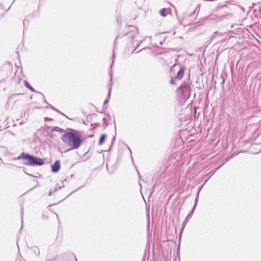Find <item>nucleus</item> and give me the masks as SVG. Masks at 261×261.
Instances as JSON below:
<instances>
[{"label":"nucleus","instance_id":"1","mask_svg":"<svg viewBox=\"0 0 261 261\" xmlns=\"http://www.w3.org/2000/svg\"><path fill=\"white\" fill-rule=\"evenodd\" d=\"M62 141L68 146L71 147L68 151L79 148L81 145L83 140L77 132H67L62 137Z\"/></svg>","mask_w":261,"mask_h":261},{"label":"nucleus","instance_id":"2","mask_svg":"<svg viewBox=\"0 0 261 261\" xmlns=\"http://www.w3.org/2000/svg\"><path fill=\"white\" fill-rule=\"evenodd\" d=\"M14 160H27V162L24 163V165L32 166H41L44 163L43 159L30 154H26L24 152L21 153L18 157L15 158Z\"/></svg>","mask_w":261,"mask_h":261},{"label":"nucleus","instance_id":"3","mask_svg":"<svg viewBox=\"0 0 261 261\" xmlns=\"http://www.w3.org/2000/svg\"><path fill=\"white\" fill-rule=\"evenodd\" d=\"M192 87L191 82L188 80L183 82L179 87L177 88V91L185 99H188L190 96Z\"/></svg>","mask_w":261,"mask_h":261},{"label":"nucleus","instance_id":"4","mask_svg":"<svg viewBox=\"0 0 261 261\" xmlns=\"http://www.w3.org/2000/svg\"><path fill=\"white\" fill-rule=\"evenodd\" d=\"M125 35L130 38L131 41H134L138 35V29L134 25L127 26L126 28Z\"/></svg>","mask_w":261,"mask_h":261},{"label":"nucleus","instance_id":"5","mask_svg":"<svg viewBox=\"0 0 261 261\" xmlns=\"http://www.w3.org/2000/svg\"><path fill=\"white\" fill-rule=\"evenodd\" d=\"M29 249L28 254L30 258H36L39 256L40 250L38 247L34 246Z\"/></svg>","mask_w":261,"mask_h":261},{"label":"nucleus","instance_id":"6","mask_svg":"<svg viewBox=\"0 0 261 261\" xmlns=\"http://www.w3.org/2000/svg\"><path fill=\"white\" fill-rule=\"evenodd\" d=\"M61 165L60 160L56 161L54 164L51 165V171L54 173L58 172L60 169Z\"/></svg>","mask_w":261,"mask_h":261},{"label":"nucleus","instance_id":"7","mask_svg":"<svg viewBox=\"0 0 261 261\" xmlns=\"http://www.w3.org/2000/svg\"><path fill=\"white\" fill-rule=\"evenodd\" d=\"M185 67H182L180 68L177 73V75L175 76V79L180 80L182 78L185 72Z\"/></svg>","mask_w":261,"mask_h":261},{"label":"nucleus","instance_id":"8","mask_svg":"<svg viewBox=\"0 0 261 261\" xmlns=\"http://www.w3.org/2000/svg\"><path fill=\"white\" fill-rule=\"evenodd\" d=\"M111 90H112V88L111 87H110L109 89V92H108V96L107 97V98L104 101V102H103V107L105 106L106 105H107L108 103V102H109V99H110V96H111Z\"/></svg>","mask_w":261,"mask_h":261},{"label":"nucleus","instance_id":"9","mask_svg":"<svg viewBox=\"0 0 261 261\" xmlns=\"http://www.w3.org/2000/svg\"><path fill=\"white\" fill-rule=\"evenodd\" d=\"M168 11V9L163 8L160 11V14L162 16L165 17L167 16Z\"/></svg>","mask_w":261,"mask_h":261},{"label":"nucleus","instance_id":"10","mask_svg":"<svg viewBox=\"0 0 261 261\" xmlns=\"http://www.w3.org/2000/svg\"><path fill=\"white\" fill-rule=\"evenodd\" d=\"M106 138V135L105 134L102 135L99 139V140L98 142V144L99 145H102L103 144V143L104 142Z\"/></svg>","mask_w":261,"mask_h":261},{"label":"nucleus","instance_id":"11","mask_svg":"<svg viewBox=\"0 0 261 261\" xmlns=\"http://www.w3.org/2000/svg\"><path fill=\"white\" fill-rule=\"evenodd\" d=\"M51 132H63L64 130L58 126H54L51 128Z\"/></svg>","mask_w":261,"mask_h":261},{"label":"nucleus","instance_id":"12","mask_svg":"<svg viewBox=\"0 0 261 261\" xmlns=\"http://www.w3.org/2000/svg\"><path fill=\"white\" fill-rule=\"evenodd\" d=\"M25 86L27 88L29 89L31 91L36 92V91L33 88L32 86L30 85V84L27 81H25Z\"/></svg>","mask_w":261,"mask_h":261},{"label":"nucleus","instance_id":"13","mask_svg":"<svg viewBox=\"0 0 261 261\" xmlns=\"http://www.w3.org/2000/svg\"><path fill=\"white\" fill-rule=\"evenodd\" d=\"M195 209L193 208L192 210L191 211V212L190 213H189L188 215V216H187V218H186V221H188L190 219V218L191 217V216H192L193 214V212H194V211Z\"/></svg>","mask_w":261,"mask_h":261},{"label":"nucleus","instance_id":"14","mask_svg":"<svg viewBox=\"0 0 261 261\" xmlns=\"http://www.w3.org/2000/svg\"><path fill=\"white\" fill-rule=\"evenodd\" d=\"M198 195H199V193H198L197 197H196L195 200V204L193 207V208H194V209L195 208V207H196V205H197V203L198 199Z\"/></svg>","mask_w":261,"mask_h":261},{"label":"nucleus","instance_id":"15","mask_svg":"<svg viewBox=\"0 0 261 261\" xmlns=\"http://www.w3.org/2000/svg\"><path fill=\"white\" fill-rule=\"evenodd\" d=\"M175 80H178L177 79H175V77L174 79H172L170 80V84H175Z\"/></svg>","mask_w":261,"mask_h":261},{"label":"nucleus","instance_id":"16","mask_svg":"<svg viewBox=\"0 0 261 261\" xmlns=\"http://www.w3.org/2000/svg\"><path fill=\"white\" fill-rule=\"evenodd\" d=\"M21 214V223H22V224H23V207H22Z\"/></svg>","mask_w":261,"mask_h":261},{"label":"nucleus","instance_id":"17","mask_svg":"<svg viewBox=\"0 0 261 261\" xmlns=\"http://www.w3.org/2000/svg\"><path fill=\"white\" fill-rule=\"evenodd\" d=\"M0 9L2 10L4 9V7L1 3H0Z\"/></svg>","mask_w":261,"mask_h":261},{"label":"nucleus","instance_id":"18","mask_svg":"<svg viewBox=\"0 0 261 261\" xmlns=\"http://www.w3.org/2000/svg\"><path fill=\"white\" fill-rule=\"evenodd\" d=\"M49 108H50L51 109H52V110H55V107H54L53 106H52L51 105H49Z\"/></svg>","mask_w":261,"mask_h":261},{"label":"nucleus","instance_id":"19","mask_svg":"<svg viewBox=\"0 0 261 261\" xmlns=\"http://www.w3.org/2000/svg\"><path fill=\"white\" fill-rule=\"evenodd\" d=\"M45 120H53V119H52V118H48V117H45Z\"/></svg>","mask_w":261,"mask_h":261},{"label":"nucleus","instance_id":"20","mask_svg":"<svg viewBox=\"0 0 261 261\" xmlns=\"http://www.w3.org/2000/svg\"><path fill=\"white\" fill-rule=\"evenodd\" d=\"M52 194H53V192L50 191L49 192L48 196H51V195H52Z\"/></svg>","mask_w":261,"mask_h":261},{"label":"nucleus","instance_id":"21","mask_svg":"<svg viewBox=\"0 0 261 261\" xmlns=\"http://www.w3.org/2000/svg\"><path fill=\"white\" fill-rule=\"evenodd\" d=\"M188 221H186V220L185 221V222H184L183 223V225H184V227L185 226L186 224L187 223Z\"/></svg>","mask_w":261,"mask_h":261},{"label":"nucleus","instance_id":"22","mask_svg":"<svg viewBox=\"0 0 261 261\" xmlns=\"http://www.w3.org/2000/svg\"><path fill=\"white\" fill-rule=\"evenodd\" d=\"M188 221H186V220L185 221V222H184L183 223V225H184V227L185 226L186 224L187 223Z\"/></svg>","mask_w":261,"mask_h":261},{"label":"nucleus","instance_id":"23","mask_svg":"<svg viewBox=\"0 0 261 261\" xmlns=\"http://www.w3.org/2000/svg\"><path fill=\"white\" fill-rule=\"evenodd\" d=\"M0 16H1V17L3 18V17H4V13H2V14L0 15Z\"/></svg>","mask_w":261,"mask_h":261},{"label":"nucleus","instance_id":"24","mask_svg":"<svg viewBox=\"0 0 261 261\" xmlns=\"http://www.w3.org/2000/svg\"><path fill=\"white\" fill-rule=\"evenodd\" d=\"M58 113L62 114V115H64L62 112H61L60 111H59L58 110H57V111Z\"/></svg>","mask_w":261,"mask_h":261},{"label":"nucleus","instance_id":"25","mask_svg":"<svg viewBox=\"0 0 261 261\" xmlns=\"http://www.w3.org/2000/svg\"><path fill=\"white\" fill-rule=\"evenodd\" d=\"M115 140V137H113V139H112V142H113Z\"/></svg>","mask_w":261,"mask_h":261},{"label":"nucleus","instance_id":"26","mask_svg":"<svg viewBox=\"0 0 261 261\" xmlns=\"http://www.w3.org/2000/svg\"><path fill=\"white\" fill-rule=\"evenodd\" d=\"M44 102L47 105H49L45 100H44Z\"/></svg>","mask_w":261,"mask_h":261},{"label":"nucleus","instance_id":"27","mask_svg":"<svg viewBox=\"0 0 261 261\" xmlns=\"http://www.w3.org/2000/svg\"><path fill=\"white\" fill-rule=\"evenodd\" d=\"M10 8H11V6H10V7L8 8V9L7 10V11H8L10 9Z\"/></svg>","mask_w":261,"mask_h":261},{"label":"nucleus","instance_id":"28","mask_svg":"<svg viewBox=\"0 0 261 261\" xmlns=\"http://www.w3.org/2000/svg\"><path fill=\"white\" fill-rule=\"evenodd\" d=\"M54 111L57 112V109L56 108H55V110H53Z\"/></svg>","mask_w":261,"mask_h":261},{"label":"nucleus","instance_id":"29","mask_svg":"<svg viewBox=\"0 0 261 261\" xmlns=\"http://www.w3.org/2000/svg\"><path fill=\"white\" fill-rule=\"evenodd\" d=\"M106 120V119L105 118L103 119V120L104 121V122H105Z\"/></svg>","mask_w":261,"mask_h":261},{"label":"nucleus","instance_id":"30","mask_svg":"<svg viewBox=\"0 0 261 261\" xmlns=\"http://www.w3.org/2000/svg\"><path fill=\"white\" fill-rule=\"evenodd\" d=\"M1 161L3 162L2 159L0 158V162H1Z\"/></svg>","mask_w":261,"mask_h":261},{"label":"nucleus","instance_id":"31","mask_svg":"<svg viewBox=\"0 0 261 261\" xmlns=\"http://www.w3.org/2000/svg\"><path fill=\"white\" fill-rule=\"evenodd\" d=\"M113 62H114V61H113V62H112V65H111V66H112V65H113Z\"/></svg>","mask_w":261,"mask_h":261},{"label":"nucleus","instance_id":"32","mask_svg":"<svg viewBox=\"0 0 261 261\" xmlns=\"http://www.w3.org/2000/svg\"><path fill=\"white\" fill-rule=\"evenodd\" d=\"M128 149H129V150L130 151V152L131 153L130 149H129V148H128Z\"/></svg>","mask_w":261,"mask_h":261},{"label":"nucleus","instance_id":"33","mask_svg":"<svg viewBox=\"0 0 261 261\" xmlns=\"http://www.w3.org/2000/svg\"><path fill=\"white\" fill-rule=\"evenodd\" d=\"M21 225H22L21 227H22V223H21ZM20 229H22V228H20Z\"/></svg>","mask_w":261,"mask_h":261},{"label":"nucleus","instance_id":"34","mask_svg":"<svg viewBox=\"0 0 261 261\" xmlns=\"http://www.w3.org/2000/svg\"><path fill=\"white\" fill-rule=\"evenodd\" d=\"M137 47H138V46L137 47H136V48H135V50L136 49V48H137Z\"/></svg>","mask_w":261,"mask_h":261},{"label":"nucleus","instance_id":"35","mask_svg":"<svg viewBox=\"0 0 261 261\" xmlns=\"http://www.w3.org/2000/svg\"><path fill=\"white\" fill-rule=\"evenodd\" d=\"M137 47H138V46L137 47H136V48H135V50L136 49V48H137Z\"/></svg>","mask_w":261,"mask_h":261},{"label":"nucleus","instance_id":"36","mask_svg":"<svg viewBox=\"0 0 261 261\" xmlns=\"http://www.w3.org/2000/svg\"><path fill=\"white\" fill-rule=\"evenodd\" d=\"M41 94L43 95V97L44 98V95H43L42 93H41Z\"/></svg>","mask_w":261,"mask_h":261},{"label":"nucleus","instance_id":"37","mask_svg":"<svg viewBox=\"0 0 261 261\" xmlns=\"http://www.w3.org/2000/svg\"><path fill=\"white\" fill-rule=\"evenodd\" d=\"M113 58H114V53H113Z\"/></svg>","mask_w":261,"mask_h":261},{"label":"nucleus","instance_id":"38","mask_svg":"<svg viewBox=\"0 0 261 261\" xmlns=\"http://www.w3.org/2000/svg\"><path fill=\"white\" fill-rule=\"evenodd\" d=\"M63 115L65 116V117H67L66 115H65L64 114Z\"/></svg>","mask_w":261,"mask_h":261},{"label":"nucleus","instance_id":"39","mask_svg":"<svg viewBox=\"0 0 261 261\" xmlns=\"http://www.w3.org/2000/svg\"><path fill=\"white\" fill-rule=\"evenodd\" d=\"M63 115L65 116V117H67L66 115H65L64 114Z\"/></svg>","mask_w":261,"mask_h":261},{"label":"nucleus","instance_id":"40","mask_svg":"<svg viewBox=\"0 0 261 261\" xmlns=\"http://www.w3.org/2000/svg\"><path fill=\"white\" fill-rule=\"evenodd\" d=\"M76 261H77V260L76 259Z\"/></svg>","mask_w":261,"mask_h":261}]
</instances>
